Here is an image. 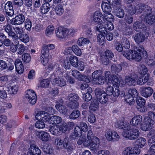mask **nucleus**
<instances>
[{"label": "nucleus", "instance_id": "nucleus-1", "mask_svg": "<svg viewBox=\"0 0 155 155\" xmlns=\"http://www.w3.org/2000/svg\"><path fill=\"white\" fill-rule=\"evenodd\" d=\"M140 132L139 130L132 127L128 130L124 131L123 135L124 137L130 140L137 139L139 137Z\"/></svg>", "mask_w": 155, "mask_h": 155}, {"label": "nucleus", "instance_id": "nucleus-2", "mask_svg": "<svg viewBox=\"0 0 155 155\" xmlns=\"http://www.w3.org/2000/svg\"><path fill=\"white\" fill-rule=\"evenodd\" d=\"M25 97L29 102L31 104H34L37 101V96L35 92L32 90H28L26 92Z\"/></svg>", "mask_w": 155, "mask_h": 155}, {"label": "nucleus", "instance_id": "nucleus-3", "mask_svg": "<svg viewBox=\"0 0 155 155\" xmlns=\"http://www.w3.org/2000/svg\"><path fill=\"white\" fill-rule=\"evenodd\" d=\"M137 13L140 14L143 12L145 14L151 12L150 10L151 8L150 6L142 3L138 4L136 5Z\"/></svg>", "mask_w": 155, "mask_h": 155}, {"label": "nucleus", "instance_id": "nucleus-4", "mask_svg": "<svg viewBox=\"0 0 155 155\" xmlns=\"http://www.w3.org/2000/svg\"><path fill=\"white\" fill-rule=\"evenodd\" d=\"M55 32L57 37L60 38L64 39L68 35L69 31L68 29L59 28L56 29Z\"/></svg>", "mask_w": 155, "mask_h": 155}, {"label": "nucleus", "instance_id": "nucleus-5", "mask_svg": "<svg viewBox=\"0 0 155 155\" xmlns=\"http://www.w3.org/2000/svg\"><path fill=\"white\" fill-rule=\"evenodd\" d=\"M144 123L141 125V129L143 131H146L149 129L154 124L153 120L150 117H147L145 119Z\"/></svg>", "mask_w": 155, "mask_h": 155}, {"label": "nucleus", "instance_id": "nucleus-6", "mask_svg": "<svg viewBox=\"0 0 155 155\" xmlns=\"http://www.w3.org/2000/svg\"><path fill=\"white\" fill-rule=\"evenodd\" d=\"M141 95L146 98L150 97L153 93V89L150 87H140V89Z\"/></svg>", "mask_w": 155, "mask_h": 155}, {"label": "nucleus", "instance_id": "nucleus-7", "mask_svg": "<svg viewBox=\"0 0 155 155\" xmlns=\"http://www.w3.org/2000/svg\"><path fill=\"white\" fill-rule=\"evenodd\" d=\"M41 150L34 144H30V147L28 149V155H40Z\"/></svg>", "mask_w": 155, "mask_h": 155}, {"label": "nucleus", "instance_id": "nucleus-8", "mask_svg": "<svg viewBox=\"0 0 155 155\" xmlns=\"http://www.w3.org/2000/svg\"><path fill=\"white\" fill-rule=\"evenodd\" d=\"M151 12L146 13L144 18V21L147 23L151 24L155 22V15L152 14V9L150 10Z\"/></svg>", "mask_w": 155, "mask_h": 155}, {"label": "nucleus", "instance_id": "nucleus-9", "mask_svg": "<svg viewBox=\"0 0 155 155\" xmlns=\"http://www.w3.org/2000/svg\"><path fill=\"white\" fill-rule=\"evenodd\" d=\"M137 77L132 76H126L125 77L126 83L130 86H134L136 83Z\"/></svg>", "mask_w": 155, "mask_h": 155}, {"label": "nucleus", "instance_id": "nucleus-10", "mask_svg": "<svg viewBox=\"0 0 155 155\" xmlns=\"http://www.w3.org/2000/svg\"><path fill=\"white\" fill-rule=\"evenodd\" d=\"M112 83L114 86L123 87L125 84L124 82L121 79H119L118 77L115 74H112L111 76Z\"/></svg>", "mask_w": 155, "mask_h": 155}, {"label": "nucleus", "instance_id": "nucleus-11", "mask_svg": "<svg viewBox=\"0 0 155 155\" xmlns=\"http://www.w3.org/2000/svg\"><path fill=\"white\" fill-rule=\"evenodd\" d=\"M63 101L62 99L59 100V101H58L57 104L55 105V107L61 113L65 114L67 112V109L66 107L63 105Z\"/></svg>", "mask_w": 155, "mask_h": 155}, {"label": "nucleus", "instance_id": "nucleus-12", "mask_svg": "<svg viewBox=\"0 0 155 155\" xmlns=\"http://www.w3.org/2000/svg\"><path fill=\"white\" fill-rule=\"evenodd\" d=\"M142 120V117L140 115H137L134 117L130 121L131 125L132 126L137 127L141 124Z\"/></svg>", "mask_w": 155, "mask_h": 155}, {"label": "nucleus", "instance_id": "nucleus-13", "mask_svg": "<svg viewBox=\"0 0 155 155\" xmlns=\"http://www.w3.org/2000/svg\"><path fill=\"white\" fill-rule=\"evenodd\" d=\"M93 17L94 21L96 23H104L103 15L100 12L96 11L94 13Z\"/></svg>", "mask_w": 155, "mask_h": 155}, {"label": "nucleus", "instance_id": "nucleus-14", "mask_svg": "<svg viewBox=\"0 0 155 155\" xmlns=\"http://www.w3.org/2000/svg\"><path fill=\"white\" fill-rule=\"evenodd\" d=\"M100 145L99 140L96 137H94L92 138V141L90 144V149L91 150L95 151L98 148Z\"/></svg>", "mask_w": 155, "mask_h": 155}, {"label": "nucleus", "instance_id": "nucleus-15", "mask_svg": "<svg viewBox=\"0 0 155 155\" xmlns=\"http://www.w3.org/2000/svg\"><path fill=\"white\" fill-rule=\"evenodd\" d=\"M35 135L42 141H47L49 139L50 135L47 132L45 131L36 132Z\"/></svg>", "mask_w": 155, "mask_h": 155}, {"label": "nucleus", "instance_id": "nucleus-16", "mask_svg": "<svg viewBox=\"0 0 155 155\" xmlns=\"http://www.w3.org/2000/svg\"><path fill=\"white\" fill-rule=\"evenodd\" d=\"M144 33V32H139L135 35L134 39L137 43H142L146 39Z\"/></svg>", "mask_w": 155, "mask_h": 155}, {"label": "nucleus", "instance_id": "nucleus-17", "mask_svg": "<svg viewBox=\"0 0 155 155\" xmlns=\"http://www.w3.org/2000/svg\"><path fill=\"white\" fill-rule=\"evenodd\" d=\"M98 108L99 103L98 101L95 99L92 100L89 107V112L91 113H93L97 110Z\"/></svg>", "mask_w": 155, "mask_h": 155}, {"label": "nucleus", "instance_id": "nucleus-18", "mask_svg": "<svg viewBox=\"0 0 155 155\" xmlns=\"http://www.w3.org/2000/svg\"><path fill=\"white\" fill-rule=\"evenodd\" d=\"M12 3L10 2H8L5 6V11L7 14L10 16H12L14 14V11Z\"/></svg>", "mask_w": 155, "mask_h": 155}, {"label": "nucleus", "instance_id": "nucleus-19", "mask_svg": "<svg viewBox=\"0 0 155 155\" xmlns=\"http://www.w3.org/2000/svg\"><path fill=\"white\" fill-rule=\"evenodd\" d=\"M54 48V46L53 44H49L48 45H44L42 47V49L41 52V54L46 53V56L49 54V51Z\"/></svg>", "mask_w": 155, "mask_h": 155}, {"label": "nucleus", "instance_id": "nucleus-20", "mask_svg": "<svg viewBox=\"0 0 155 155\" xmlns=\"http://www.w3.org/2000/svg\"><path fill=\"white\" fill-rule=\"evenodd\" d=\"M134 53V51L133 50H124L121 54L128 60H130L133 59Z\"/></svg>", "mask_w": 155, "mask_h": 155}, {"label": "nucleus", "instance_id": "nucleus-21", "mask_svg": "<svg viewBox=\"0 0 155 155\" xmlns=\"http://www.w3.org/2000/svg\"><path fill=\"white\" fill-rule=\"evenodd\" d=\"M61 77H56L54 79L53 82L60 87L64 86L66 84L65 78H64V77L63 78Z\"/></svg>", "mask_w": 155, "mask_h": 155}, {"label": "nucleus", "instance_id": "nucleus-22", "mask_svg": "<svg viewBox=\"0 0 155 155\" xmlns=\"http://www.w3.org/2000/svg\"><path fill=\"white\" fill-rule=\"evenodd\" d=\"M38 116L40 117V119L41 120L44 121H48L49 120L50 121V117H51L48 113H47L45 111H41L40 113V114H38L36 116Z\"/></svg>", "mask_w": 155, "mask_h": 155}, {"label": "nucleus", "instance_id": "nucleus-23", "mask_svg": "<svg viewBox=\"0 0 155 155\" xmlns=\"http://www.w3.org/2000/svg\"><path fill=\"white\" fill-rule=\"evenodd\" d=\"M122 29L124 33L126 35H130L132 33V29L129 26L127 25L125 23H123Z\"/></svg>", "mask_w": 155, "mask_h": 155}, {"label": "nucleus", "instance_id": "nucleus-24", "mask_svg": "<svg viewBox=\"0 0 155 155\" xmlns=\"http://www.w3.org/2000/svg\"><path fill=\"white\" fill-rule=\"evenodd\" d=\"M111 69L112 73H115L117 75L118 73L122 70V68L121 65L120 64H113L111 66Z\"/></svg>", "mask_w": 155, "mask_h": 155}, {"label": "nucleus", "instance_id": "nucleus-25", "mask_svg": "<svg viewBox=\"0 0 155 155\" xmlns=\"http://www.w3.org/2000/svg\"><path fill=\"white\" fill-rule=\"evenodd\" d=\"M135 51H138L139 52L142 53L143 58H147V53L146 51L144 50L142 45H138L135 48Z\"/></svg>", "mask_w": 155, "mask_h": 155}, {"label": "nucleus", "instance_id": "nucleus-26", "mask_svg": "<svg viewBox=\"0 0 155 155\" xmlns=\"http://www.w3.org/2000/svg\"><path fill=\"white\" fill-rule=\"evenodd\" d=\"M87 92L85 94H83V98L86 101H90L92 99V96L91 94V93L92 92V88L89 87L87 90Z\"/></svg>", "mask_w": 155, "mask_h": 155}, {"label": "nucleus", "instance_id": "nucleus-27", "mask_svg": "<svg viewBox=\"0 0 155 155\" xmlns=\"http://www.w3.org/2000/svg\"><path fill=\"white\" fill-rule=\"evenodd\" d=\"M61 117L54 115L50 117V122L52 124H58L61 122Z\"/></svg>", "mask_w": 155, "mask_h": 155}, {"label": "nucleus", "instance_id": "nucleus-28", "mask_svg": "<svg viewBox=\"0 0 155 155\" xmlns=\"http://www.w3.org/2000/svg\"><path fill=\"white\" fill-rule=\"evenodd\" d=\"M114 12L116 16L119 18H122L124 16V11L121 8H114Z\"/></svg>", "mask_w": 155, "mask_h": 155}, {"label": "nucleus", "instance_id": "nucleus-29", "mask_svg": "<svg viewBox=\"0 0 155 155\" xmlns=\"http://www.w3.org/2000/svg\"><path fill=\"white\" fill-rule=\"evenodd\" d=\"M79 98L78 95L74 93L70 94L67 97V99L69 102H78V101Z\"/></svg>", "mask_w": 155, "mask_h": 155}, {"label": "nucleus", "instance_id": "nucleus-30", "mask_svg": "<svg viewBox=\"0 0 155 155\" xmlns=\"http://www.w3.org/2000/svg\"><path fill=\"white\" fill-rule=\"evenodd\" d=\"M77 75V76L75 78L79 80L83 81L86 83L89 82L90 81L89 78L88 76L83 75L79 71H78Z\"/></svg>", "mask_w": 155, "mask_h": 155}, {"label": "nucleus", "instance_id": "nucleus-31", "mask_svg": "<svg viewBox=\"0 0 155 155\" xmlns=\"http://www.w3.org/2000/svg\"><path fill=\"white\" fill-rule=\"evenodd\" d=\"M63 147L70 152L73 149V146L71 144L66 138L64 139Z\"/></svg>", "mask_w": 155, "mask_h": 155}, {"label": "nucleus", "instance_id": "nucleus-32", "mask_svg": "<svg viewBox=\"0 0 155 155\" xmlns=\"http://www.w3.org/2000/svg\"><path fill=\"white\" fill-rule=\"evenodd\" d=\"M80 115V112L78 110L76 109L73 110L69 115L70 119L75 120L78 118Z\"/></svg>", "mask_w": 155, "mask_h": 155}, {"label": "nucleus", "instance_id": "nucleus-33", "mask_svg": "<svg viewBox=\"0 0 155 155\" xmlns=\"http://www.w3.org/2000/svg\"><path fill=\"white\" fill-rule=\"evenodd\" d=\"M69 61L72 66L74 67H77L78 66V60L77 57L71 56L69 58Z\"/></svg>", "mask_w": 155, "mask_h": 155}, {"label": "nucleus", "instance_id": "nucleus-34", "mask_svg": "<svg viewBox=\"0 0 155 155\" xmlns=\"http://www.w3.org/2000/svg\"><path fill=\"white\" fill-rule=\"evenodd\" d=\"M136 101L137 106L139 107H137L138 109L143 107L145 103V100L140 97H136Z\"/></svg>", "mask_w": 155, "mask_h": 155}, {"label": "nucleus", "instance_id": "nucleus-35", "mask_svg": "<svg viewBox=\"0 0 155 155\" xmlns=\"http://www.w3.org/2000/svg\"><path fill=\"white\" fill-rule=\"evenodd\" d=\"M50 4L48 2L43 4L41 7V12L42 14H45L49 11L50 9Z\"/></svg>", "mask_w": 155, "mask_h": 155}, {"label": "nucleus", "instance_id": "nucleus-36", "mask_svg": "<svg viewBox=\"0 0 155 155\" xmlns=\"http://www.w3.org/2000/svg\"><path fill=\"white\" fill-rule=\"evenodd\" d=\"M114 89H113V92H112L113 96L117 97H118L119 95L121 97H123L124 96V93H122L121 94H120V92L119 90V86H114Z\"/></svg>", "mask_w": 155, "mask_h": 155}, {"label": "nucleus", "instance_id": "nucleus-37", "mask_svg": "<svg viewBox=\"0 0 155 155\" xmlns=\"http://www.w3.org/2000/svg\"><path fill=\"white\" fill-rule=\"evenodd\" d=\"M97 99L101 104H106L108 101V98L105 93L103 94Z\"/></svg>", "mask_w": 155, "mask_h": 155}, {"label": "nucleus", "instance_id": "nucleus-38", "mask_svg": "<svg viewBox=\"0 0 155 155\" xmlns=\"http://www.w3.org/2000/svg\"><path fill=\"white\" fill-rule=\"evenodd\" d=\"M110 85L108 84V86L107 87L106 90V94L107 95L111 96L112 95L113 93V89L114 88V86H115L113 84L110 83Z\"/></svg>", "mask_w": 155, "mask_h": 155}, {"label": "nucleus", "instance_id": "nucleus-39", "mask_svg": "<svg viewBox=\"0 0 155 155\" xmlns=\"http://www.w3.org/2000/svg\"><path fill=\"white\" fill-rule=\"evenodd\" d=\"M21 32L20 31V40L25 43L28 42L29 41L28 36L25 33L22 32L21 33Z\"/></svg>", "mask_w": 155, "mask_h": 155}, {"label": "nucleus", "instance_id": "nucleus-40", "mask_svg": "<svg viewBox=\"0 0 155 155\" xmlns=\"http://www.w3.org/2000/svg\"><path fill=\"white\" fill-rule=\"evenodd\" d=\"M101 8L104 12H108L111 11V8L110 5L106 2H104L102 3Z\"/></svg>", "mask_w": 155, "mask_h": 155}, {"label": "nucleus", "instance_id": "nucleus-41", "mask_svg": "<svg viewBox=\"0 0 155 155\" xmlns=\"http://www.w3.org/2000/svg\"><path fill=\"white\" fill-rule=\"evenodd\" d=\"M68 129V125L66 123H63L58 126L57 129L58 132L65 133Z\"/></svg>", "mask_w": 155, "mask_h": 155}, {"label": "nucleus", "instance_id": "nucleus-42", "mask_svg": "<svg viewBox=\"0 0 155 155\" xmlns=\"http://www.w3.org/2000/svg\"><path fill=\"white\" fill-rule=\"evenodd\" d=\"M125 101L130 105H133L134 103V97L131 95L127 94L124 97Z\"/></svg>", "mask_w": 155, "mask_h": 155}, {"label": "nucleus", "instance_id": "nucleus-43", "mask_svg": "<svg viewBox=\"0 0 155 155\" xmlns=\"http://www.w3.org/2000/svg\"><path fill=\"white\" fill-rule=\"evenodd\" d=\"M89 42L90 41L88 39L82 37L78 39L77 43L79 46H83L86 44H88Z\"/></svg>", "mask_w": 155, "mask_h": 155}, {"label": "nucleus", "instance_id": "nucleus-44", "mask_svg": "<svg viewBox=\"0 0 155 155\" xmlns=\"http://www.w3.org/2000/svg\"><path fill=\"white\" fill-rule=\"evenodd\" d=\"M146 140L143 137H140L136 140V143L138 147L140 148L142 147L146 143Z\"/></svg>", "mask_w": 155, "mask_h": 155}, {"label": "nucleus", "instance_id": "nucleus-45", "mask_svg": "<svg viewBox=\"0 0 155 155\" xmlns=\"http://www.w3.org/2000/svg\"><path fill=\"white\" fill-rule=\"evenodd\" d=\"M3 29L8 34L9 36L11 35H13V34H14V32L12 31V28L10 25L7 24L3 26Z\"/></svg>", "mask_w": 155, "mask_h": 155}, {"label": "nucleus", "instance_id": "nucleus-46", "mask_svg": "<svg viewBox=\"0 0 155 155\" xmlns=\"http://www.w3.org/2000/svg\"><path fill=\"white\" fill-rule=\"evenodd\" d=\"M134 54L133 59L137 61H139L141 60L142 58H143L142 53L137 52L135 50Z\"/></svg>", "mask_w": 155, "mask_h": 155}, {"label": "nucleus", "instance_id": "nucleus-47", "mask_svg": "<svg viewBox=\"0 0 155 155\" xmlns=\"http://www.w3.org/2000/svg\"><path fill=\"white\" fill-rule=\"evenodd\" d=\"M103 16L104 21H103L104 23L105 22V20L107 21L111 22L113 21V16L109 12L106 13Z\"/></svg>", "mask_w": 155, "mask_h": 155}, {"label": "nucleus", "instance_id": "nucleus-48", "mask_svg": "<svg viewBox=\"0 0 155 155\" xmlns=\"http://www.w3.org/2000/svg\"><path fill=\"white\" fill-rule=\"evenodd\" d=\"M142 24L139 21L135 22L133 24V27L134 29L137 31H141V27Z\"/></svg>", "mask_w": 155, "mask_h": 155}, {"label": "nucleus", "instance_id": "nucleus-49", "mask_svg": "<svg viewBox=\"0 0 155 155\" xmlns=\"http://www.w3.org/2000/svg\"><path fill=\"white\" fill-rule=\"evenodd\" d=\"M73 52L77 55L80 56L81 54V50L77 45H73L71 48Z\"/></svg>", "mask_w": 155, "mask_h": 155}, {"label": "nucleus", "instance_id": "nucleus-50", "mask_svg": "<svg viewBox=\"0 0 155 155\" xmlns=\"http://www.w3.org/2000/svg\"><path fill=\"white\" fill-rule=\"evenodd\" d=\"M55 11L56 14L58 15H61L64 12L63 6L60 5H58L55 7Z\"/></svg>", "mask_w": 155, "mask_h": 155}, {"label": "nucleus", "instance_id": "nucleus-51", "mask_svg": "<svg viewBox=\"0 0 155 155\" xmlns=\"http://www.w3.org/2000/svg\"><path fill=\"white\" fill-rule=\"evenodd\" d=\"M46 53H45L43 54H41V62L44 66L47 64L48 61V57L49 56V54H48V55L46 56Z\"/></svg>", "mask_w": 155, "mask_h": 155}, {"label": "nucleus", "instance_id": "nucleus-52", "mask_svg": "<svg viewBox=\"0 0 155 155\" xmlns=\"http://www.w3.org/2000/svg\"><path fill=\"white\" fill-rule=\"evenodd\" d=\"M21 58L23 62L25 63H28L31 59L30 55L28 53L23 54Z\"/></svg>", "mask_w": 155, "mask_h": 155}, {"label": "nucleus", "instance_id": "nucleus-53", "mask_svg": "<svg viewBox=\"0 0 155 155\" xmlns=\"http://www.w3.org/2000/svg\"><path fill=\"white\" fill-rule=\"evenodd\" d=\"M94 81L96 82L97 84L100 85L103 84L106 82L104 77L101 75L98 77L97 79L94 80Z\"/></svg>", "mask_w": 155, "mask_h": 155}, {"label": "nucleus", "instance_id": "nucleus-54", "mask_svg": "<svg viewBox=\"0 0 155 155\" xmlns=\"http://www.w3.org/2000/svg\"><path fill=\"white\" fill-rule=\"evenodd\" d=\"M54 28L53 25H51L48 26L45 31V34L47 36H49L52 34L54 30Z\"/></svg>", "mask_w": 155, "mask_h": 155}, {"label": "nucleus", "instance_id": "nucleus-55", "mask_svg": "<svg viewBox=\"0 0 155 155\" xmlns=\"http://www.w3.org/2000/svg\"><path fill=\"white\" fill-rule=\"evenodd\" d=\"M78 102H69L68 106L69 108L72 110H76L78 108Z\"/></svg>", "mask_w": 155, "mask_h": 155}, {"label": "nucleus", "instance_id": "nucleus-56", "mask_svg": "<svg viewBox=\"0 0 155 155\" xmlns=\"http://www.w3.org/2000/svg\"><path fill=\"white\" fill-rule=\"evenodd\" d=\"M103 23H100L98 24L96 27V30L101 32V33L104 34V32L105 30V26H104L103 24Z\"/></svg>", "mask_w": 155, "mask_h": 155}, {"label": "nucleus", "instance_id": "nucleus-57", "mask_svg": "<svg viewBox=\"0 0 155 155\" xmlns=\"http://www.w3.org/2000/svg\"><path fill=\"white\" fill-rule=\"evenodd\" d=\"M129 95H131L134 97H137L138 93L135 88L130 89L128 91Z\"/></svg>", "mask_w": 155, "mask_h": 155}, {"label": "nucleus", "instance_id": "nucleus-58", "mask_svg": "<svg viewBox=\"0 0 155 155\" xmlns=\"http://www.w3.org/2000/svg\"><path fill=\"white\" fill-rule=\"evenodd\" d=\"M139 67L140 69V73L141 75H143L147 73V69L146 66L144 64H140Z\"/></svg>", "mask_w": 155, "mask_h": 155}, {"label": "nucleus", "instance_id": "nucleus-59", "mask_svg": "<svg viewBox=\"0 0 155 155\" xmlns=\"http://www.w3.org/2000/svg\"><path fill=\"white\" fill-rule=\"evenodd\" d=\"M97 41L100 44L102 45L104 44L105 40L104 35V34L101 33L99 34L97 36Z\"/></svg>", "mask_w": 155, "mask_h": 155}, {"label": "nucleus", "instance_id": "nucleus-60", "mask_svg": "<svg viewBox=\"0 0 155 155\" xmlns=\"http://www.w3.org/2000/svg\"><path fill=\"white\" fill-rule=\"evenodd\" d=\"M104 36H106V39L108 41H110L113 38V35L112 33L109 31H105L104 32Z\"/></svg>", "mask_w": 155, "mask_h": 155}, {"label": "nucleus", "instance_id": "nucleus-61", "mask_svg": "<svg viewBox=\"0 0 155 155\" xmlns=\"http://www.w3.org/2000/svg\"><path fill=\"white\" fill-rule=\"evenodd\" d=\"M104 55L111 60L114 57V54L111 50H107L105 51Z\"/></svg>", "mask_w": 155, "mask_h": 155}, {"label": "nucleus", "instance_id": "nucleus-62", "mask_svg": "<svg viewBox=\"0 0 155 155\" xmlns=\"http://www.w3.org/2000/svg\"><path fill=\"white\" fill-rule=\"evenodd\" d=\"M50 83V81L49 79H44L41 82V86L42 87H47Z\"/></svg>", "mask_w": 155, "mask_h": 155}, {"label": "nucleus", "instance_id": "nucleus-63", "mask_svg": "<svg viewBox=\"0 0 155 155\" xmlns=\"http://www.w3.org/2000/svg\"><path fill=\"white\" fill-rule=\"evenodd\" d=\"M35 125V127L38 128L42 129L45 127V124L44 121L41 120L37 121Z\"/></svg>", "mask_w": 155, "mask_h": 155}, {"label": "nucleus", "instance_id": "nucleus-64", "mask_svg": "<svg viewBox=\"0 0 155 155\" xmlns=\"http://www.w3.org/2000/svg\"><path fill=\"white\" fill-rule=\"evenodd\" d=\"M75 134V136L77 137H79L81 135L82 131L80 127L79 126H76L74 128V132L73 133Z\"/></svg>", "mask_w": 155, "mask_h": 155}]
</instances>
